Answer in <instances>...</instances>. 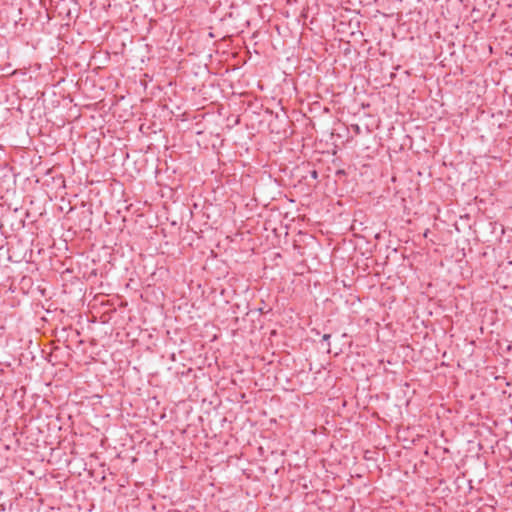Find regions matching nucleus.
I'll return each mask as SVG.
<instances>
[{
	"instance_id": "f257e3e1",
	"label": "nucleus",
	"mask_w": 512,
	"mask_h": 512,
	"mask_svg": "<svg viewBox=\"0 0 512 512\" xmlns=\"http://www.w3.org/2000/svg\"><path fill=\"white\" fill-rule=\"evenodd\" d=\"M330 338H331L330 334H324L322 337V340L328 342Z\"/></svg>"
},
{
	"instance_id": "f03ea898",
	"label": "nucleus",
	"mask_w": 512,
	"mask_h": 512,
	"mask_svg": "<svg viewBox=\"0 0 512 512\" xmlns=\"http://www.w3.org/2000/svg\"><path fill=\"white\" fill-rule=\"evenodd\" d=\"M317 176H318L317 171L313 170V171L311 172V177H312V178H314V179H316V178H317Z\"/></svg>"
}]
</instances>
